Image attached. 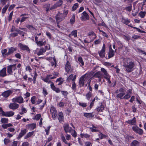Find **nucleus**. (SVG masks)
I'll list each match as a JSON object with an SVG mask.
<instances>
[{"label":"nucleus","mask_w":146,"mask_h":146,"mask_svg":"<svg viewBox=\"0 0 146 146\" xmlns=\"http://www.w3.org/2000/svg\"><path fill=\"white\" fill-rule=\"evenodd\" d=\"M135 65L134 62L131 61L130 58H126L124 61L123 66L128 72H131L133 70Z\"/></svg>","instance_id":"obj_1"},{"label":"nucleus","mask_w":146,"mask_h":146,"mask_svg":"<svg viewBox=\"0 0 146 146\" xmlns=\"http://www.w3.org/2000/svg\"><path fill=\"white\" fill-rule=\"evenodd\" d=\"M65 17V15L64 16V14L58 12L55 16L57 24H58L60 22L63 20Z\"/></svg>","instance_id":"obj_2"},{"label":"nucleus","mask_w":146,"mask_h":146,"mask_svg":"<svg viewBox=\"0 0 146 146\" xmlns=\"http://www.w3.org/2000/svg\"><path fill=\"white\" fill-rule=\"evenodd\" d=\"M106 51V45L105 44H103L102 48L100 51L98 52V53L100 57L103 58L105 57Z\"/></svg>","instance_id":"obj_3"},{"label":"nucleus","mask_w":146,"mask_h":146,"mask_svg":"<svg viewBox=\"0 0 146 146\" xmlns=\"http://www.w3.org/2000/svg\"><path fill=\"white\" fill-rule=\"evenodd\" d=\"M12 101L13 102H16L21 104L23 102V99L21 96H18L13 98Z\"/></svg>","instance_id":"obj_4"},{"label":"nucleus","mask_w":146,"mask_h":146,"mask_svg":"<svg viewBox=\"0 0 146 146\" xmlns=\"http://www.w3.org/2000/svg\"><path fill=\"white\" fill-rule=\"evenodd\" d=\"M81 15L80 19L82 21H86V20H89V16L86 11L83 12L81 14Z\"/></svg>","instance_id":"obj_5"},{"label":"nucleus","mask_w":146,"mask_h":146,"mask_svg":"<svg viewBox=\"0 0 146 146\" xmlns=\"http://www.w3.org/2000/svg\"><path fill=\"white\" fill-rule=\"evenodd\" d=\"M85 76L83 75L80 78L79 82V87L81 88L84 86V82L85 80Z\"/></svg>","instance_id":"obj_6"},{"label":"nucleus","mask_w":146,"mask_h":146,"mask_svg":"<svg viewBox=\"0 0 146 146\" xmlns=\"http://www.w3.org/2000/svg\"><path fill=\"white\" fill-rule=\"evenodd\" d=\"M13 92V91L11 90H9L5 91L2 94V95L5 98H7Z\"/></svg>","instance_id":"obj_7"},{"label":"nucleus","mask_w":146,"mask_h":146,"mask_svg":"<svg viewBox=\"0 0 146 146\" xmlns=\"http://www.w3.org/2000/svg\"><path fill=\"white\" fill-rule=\"evenodd\" d=\"M18 46L21 50H27L29 52L30 51V49L26 45L23 44L21 43H19L18 44Z\"/></svg>","instance_id":"obj_8"},{"label":"nucleus","mask_w":146,"mask_h":146,"mask_svg":"<svg viewBox=\"0 0 146 146\" xmlns=\"http://www.w3.org/2000/svg\"><path fill=\"white\" fill-rule=\"evenodd\" d=\"M116 50H115V52L112 49L111 45H110L109 46V51L108 52V57L109 58H110L113 56L114 55V53L115 52Z\"/></svg>","instance_id":"obj_9"},{"label":"nucleus","mask_w":146,"mask_h":146,"mask_svg":"<svg viewBox=\"0 0 146 146\" xmlns=\"http://www.w3.org/2000/svg\"><path fill=\"white\" fill-rule=\"evenodd\" d=\"M50 111L52 115V118L55 119L57 115V111L56 109L54 107H52L50 109Z\"/></svg>","instance_id":"obj_10"},{"label":"nucleus","mask_w":146,"mask_h":146,"mask_svg":"<svg viewBox=\"0 0 146 146\" xmlns=\"http://www.w3.org/2000/svg\"><path fill=\"white\" fill-rule=\"evenodd\" d=\"M19 107V105L15 102L11 103L9 106V107L12 110H16Z\"/></svg>","instance_id":"obj_11"},{"label":"nucleus","mask_w":146,"mask_h":146,"mask_svg":"<svg viewBox=\"0 0 146 146\" xmlns=\"http://www.w3.org/2000/svg\"><path fill=\"white\" fill-rule=\"evenodd\" d=\"M71 68V64L68 61H67L65 65V69L66 71L68 73Z\"/></svg>","instance_id":"obj_12"},{"label":"nucleus","mask_w":146,"mask_h":146,"mask_svg":"<svg viewBox=\"0 0 146 146\" xmlns=\"http://www.w3.org/2000/svg\"><path fill=\"white\" fill-rule=\"evenodd\" d=\"M27 132V130L26 129L21 130V132L19 133L18 137H17V139H20Z\"/></svg>","instance_id":"obj_13"},{"label":"nucleus","mask_w":146,"mask_h":146,"mask_svg":"<svg viewBox=\"0 0 146 146\" xmlns=\"http://www.w3.org/2000/svg\"><path fill=\"white\" fill-rule=\"evenodd\" d=\"M8 51L7 52V54L9 56V55L13 53L14 52L17 50V48L16 47H11L8 48Z\"/></svg>","instance_id":"obj_14"},{"label":"nucleus","mask_w":146,"mask_h":146,"mask_svg":"<svg viewBox=\"0 0 146 146\" xmlns=\"http://www.w3.org/2000/svg\"><path fill=\"white\" fill-rule=\"evenodd\" d=\"M6 68H4L0 71V76L1 77H4L6 76Z\"/></svg>","instance_id":"obj_15"},{"label":"nucleus","mask_w":146,"mask_h":146,"mask_svg":"<svg viewBox=\"0 0 146 146\" xmlns=\"http://www.w3.org/2000/svg\"><path fill=\"white\" fill-rule=\"evenodd\" d=\"M103 75L100 71H98L93 76L96 77L98 78H101L103 77Z\"/></svg>","instance_id":"obj_16"},{"label":"nucleus","mask_w":146,"mask_h":146,"mask_svg":"<svg viewBox=\"0 0 146 146\" xmlns=\"http://www.w3.org/2000/svg\"><path fill=\"white\" fill-rule=\"evenodd\" d=\"M58 118L60 122L61 123L63 121L64 119V116L62 112H60L58 113Z\"/></svg>","instance_id":"obj_17"},{"label":"nucleus","mask_w":146,"mask_h":146,"mask_svg":"<svg viewBox=\"0 0 146 146\" xmlns=\"http://www.w3.org/2000/svg\"><path fill=\"white\" fill-rule=\"evenodd\" d=\"M136 122V119L134 117L132 119L128 120L126 121L128 124L131 125H135Z\"/></svg>","instance_id":"obj_18"},{"label":"nucleus","mask_w":146,"mask_h":146,"mask_svg":"<svg viewBox=\"0 0 146 146\" xmlns=\"http://www.w3.org/2000/svg\"><path fill=\"white\" fill-rule=\"evenodd\" d=\"M133 130L137 133H138L140 135L143 134V130L141 128H132Z\"/></svg>","instance_id":"obj_19"},{"label":"nucleus","mask_w":146,"mask_h":146,"mask_svg":"<svg viewBox=\"0 0 146 146\" xmlns=\"http://www.w3.org/2000/svg\"><path fill=\"white\" fill-rule=\"evenodd\" d=\"M72 36H74V37H77V31L76 30H75L72 31L71 33L69 34V37H71Z\"/></svg>","instance_id":"obj_20"},{"label":"nucleus","mask_w":146,"mask_h":146,"mask_svg":"<svg viewBox=\"0 0 146 146\" xmlns=\"http://www.w3.org/2000/svg\"><path fill=\"white\" fill-rule=\"evenodd\" d=\"M14 112L12 111H7L5 112V116L8 117H11L14 115Z\"/></svg>","instance_id":"obj_21"},{"label":"nucleus","mask_w":146,"mask_h":146,"mask_svg":"<svg viewBox=\"0 0 146 146\" xmlns=\"http://www.w3.org/2000/svg\"><path fill=\"white\" fill-rule=\"evenodd\" d=\"M104 106L103 105L101 104L100 106H98L96 108V110L98 112L103 111V110L104 109Z\"/></svg>","instance_id":"obj_22"},{"label":"nucleus","mask_w":146,"mask_h":146,"mask_svg":"<svg viewBox=\"0 0 146 146\" xmlns=\"http://www.w3.org/2000/svg\"><path fill=\"white\" fill-rule=\"evenodd\" d=\"M7 50L6 49H3L1 50V52L3 57H5L8 56L7 54Z\"/></svg>","instance_id":"obj_23"},{"label":"nucleus","mask_w":146,"mask_h":146,"mask_svg":"<svg viewBox=\"0 0 146 146\" xmlns=\"http://www.w3.org/2000/svg\"><path fill=\"white\" fill-rule=\"evenodd\" d=\"M125 95V92H122L120 93L119 94H118L117 96L116 97L118 98H119L121 100L122 99H123V96Z\"/></svg>","instance_id":"obj_24"},{"label":"nucleus","mask_w":146,"mask_h":146,"mask_svg":"<svg viewBox=\"0 0 146 146\" xmlns=\"http://www.w3.org/2000/svg\"><path fill=\"white\" fill-rule=\"evenodd\" d=\"M139 143L137 140L133 141L131 143V146H139Z\"/></svg>","instance_id":"obj_25"},{"label":"nucleus","mask_w":146,"mask_h":146,"mask_svg":"<svg viewBox=\"0 0 146 146\" xmlns=\"http://www.w3.org/2000/svg\"><path fill=\"white\" fill-rule=\"evenodd\" d=\"M46 51V50H45L43 48H42L40 49L37 54L38 56L44 53Z\"/></svg>","instance_id":"obj_26"},{"label":"nucleus","mask_w":146,"mask_h":146,"mask_svg":"<svg viewBox=\"0 0 146 146\" xmlns=\"http://www.w3.org/2000/svg\"><path fill=\"white\" fill-rule=\"evenodd\" d=\"M34 131H33L32 132H29L27 133L26 135L24 137V139H27L31 137L32 135H33L34 133Z\"/></svg>","instance_id":"obj_27"},{"label":"nucleus","mask_w":146,"mask_h":146,"mask_svg":"<svg viewBox=\"0 0 146 146\" xmlns=\"http://www.w3.org/2000/svg\"><path fill=\"white\" fill-rule=\"evenodd\" d=\"M36 43L38 46L40 47L43 46L44 45V43H45V42H43L42 40L39 41H38L36 42Z\"/></svg>","instance_id":"obj_28"},{"label":"nucleus","mask_w":146,"mask_h":146,"mask_svg":"<svg viewBox=\"0 0 146 146\" xmlns=\"http://www.w3.org/2000/svg\"><path fill=\"white\" fill-rule=\"evenodd\" d=\"M20 143V142L18 141H14L9 144V146H17V144Z\"/></svg>","instance_id":"obj_29"},{"label":"nucleus","mask_w":146,"mask_h":146,"mask_svg":"<svg viewBox=\"0 0 146 146\" xmlns=\"http://www.w3.org/2000/svg\"><path fill=\"white\" fill-rule=\"evenodd\" d=\"M122 22L124 24H125L127 25L130 22V21L128 20V19H125L124 18H122Z\"/></svg>","instance_id":"obj_30"},{"label":"nucleus","mask_w":146,"mask_h":146,"mask_svg":"<svg viewBox=\"0 0 146 146\" xmlns=\"http://www.w3.org/2000/svg\"><path fill=\"white\" fill-rule=\"evenodd\" d=\"M11 66L10 65L8 66L7 68V72L10 74H12L13 73V72L12 71V68Z\"/></svg>","instance_id":"obj_31"},{"label":"nucleus","mask_w":146,"mask_h":146,"mask_svg":"<svg viewBox=\"0 0 146 146\" xmlns=\"http://www.w3.org/2000/svg\"><path fill=\"white\" fill-rule=\"evenodd\" d=\"M125 137L128 140H131L134 139V137L132 136L129 135L127 134L125 136Z\"/></svg>","instance_id":"obj_32"},{"label":"nucleus","mask_w":146,"mask_h":146,"mask_svg":"<svg viewBox=\"0 0 146 146\" xmlns=\"http://www.w3.org/2000/svg\"><path fill=\"white\" fill-rule=\"evenodd\" d=\"M12 126H13V125L10 123L7 124H3L2 125V127L3 128H7L9 127Z\"/></svg>","instance_id":"obj_33"},{"label":"nucleus","mask_w":146,"mask_h":146,"mask_svg":"<svg viewBox=\"0 0 146 146\" xmlns=\"http://www.w3.org/2000/svg\"><path fill=\"white\" fill-rule=\"evenodd\" d=\"M9 6V5L7 4L6 5H5L4 7L3 8L2 11V13L3 14L5 13L6 10H7L8 7Z\"/></svg>","instance_id":"obj_34"},{"label":"nucleus","mask_w":146,"mask_h":146,"mask_svg":"<svg viewBox=\"0 0 146 146\" xmlns=\"http://www.w3.org/2000/svg\"><path fill=\"white\" fill-rule=\"evenodd\" d=\"M84 116L88 118L92 117V113H85L84 114Z\"/></svg>","instance_id":"obj_35"},{"label":"nucleus","mask_w":146,"mask_h":146,"mask_svg":"<svg viewBox=\"0 0 146 146\" xmlns=\"http://www.w3.org/2000/svg\"><path fill=\"white\" fill-rule=\"evenodd\" d=\"M78 60L80 63L81 64V66H82L84 65V62L83 61L82 58V57H79L78 58Z\"/></svg>","instance_id":"obj_36"},{"label":"nucleus","mask_w":146,"mask_h":146,"mask_svg":"<svg viewBox=\"0 0 146 146\" xmlns=\"http://www.w3.org/2000/svg\"><path fill=\"white\" fill-rule=\"evenodd\" d=\"M53 60L54 62H51V66H53L54 65V67H55L56 65V61L55 57H54L53 58Z\"/></svg>","instance_id":"obj_37"},{"label":"nucleus","mask_w":146,"mask_h":146,"mask_svg":"<svg viewBox=\"0 0 146 146\" xmlns=\"http://www.w3.org/2000/svg\"><path fill=\"white\" fill-rule=\"evenodd\" d=\"M63 1L62 0H59L55 4L56 7H58L60 6L62 4Z\"/></svg>","instance_id":"obj_38"},{"label":"nucleus","mask_w":146,"mask_h":146,"mask_svg":"<svg viewBox=\"0 0 146 146\" xmlns=\"http://www.w3.org/2000/svg\"><path fill=\"white\" fill-rule=\"evenodd\" d=\"M8 119L5 118H2L1 119V122L3 123H5L8 122Z\"/></svg>","instance_id":"obj_39"},{"label":"nucleus","mask_w":146,"mask_h":146,"mask_svg":"<svg viewBox=\"0 0 146 146\" xmlns=\"http://www.w3.org/2000/svg\"><path fill=\"white\" fill-rule=\"evenodd\" d=\"M5 112L0 107V116H5Z\"/></svg>","instance_id":"obj_40"},{"label":"nucleus","mask_w":146,"mask_h":146,"mask_svg":"<svg viewBox=\"0 0 146 146\" xmlns=\"http://www.w3.org/2000/svg\"><path fill=\"white\" fill-rule=\"evenodd\" d=\"M81 137L82 138L84 137L86 138H89L90 137V135L87 134L81 133L80 134Z\"/></svg>","instance_id":"obj_41"},{"label":"nucleus","mask_w":146,"mask_h":146,"mask_svg":"<svg viewBox=\"0 0 146 146\" xmlns=\"http://www.w3.org/2000/svg\"><path fill=\"white\" fill-rule=\"evenodd\" d=\"M146 13L145 11H141L139 13V15L140 16L141 18H143L145 15Z\"/></svg>","instance_id":"obj_42"},{"label":"nucleus","mask_w":146,"mask_h":146,"mask_svg":"<svg viewBox=\"0 0 146 146\" xmlns=\"http://www.w3.org/2000/svg\"><path fill=\"white\" fill-rule=\"evenodd\" d=\"M65 131L66 133H67L68 132L70 133H71L72 131H73V129L72 128H64Z\"/></svg>","instance_id":"obj_43"},{"label":"nucleus","mask_w":146,"mask_h":146,"mask_svg":"<svg viewBox=\"0 0 146 146\" xmlns=\"http://www.w3.org/2000/svg\"><path fill=\"white\" fill-rule=\"evenodd\" d=\"M51 76H52L51 75H48L45 78L42 79V80L44 82H48V81L49 80V77H50Z\"/></svg>","instance_id":"obj_44"},{"label":"nucleus","mask_w":146,"mask_h":146,"mask_svg":"<svg viewBox=\"0 0 146 146\" xmlns=\"http://www.w3.org/2000/svg\"><path fill=\"white\" fill-rule=\"evenodd\" d=\"M75 21V17L74 15H73L71 18L70 19V22L71 24H73Z\"/></svg>","instance_id":"obj_45"},{"label":"nucleus","mask_w":146,"mask_h":146,"mask_svg":"<svg viewBox=\"0 0 146 146\" xmlns=\"http://www.w3.org/2000/svg\"><path fill=\"white\" fill-rule=\"evenodd\" d=\"M125 9L129 12L131 11L132 9L131 4H130L129 6L125 8Z\"/></svg>","instance_id":"obj_46"},{"label":"nucleus","mask_w":146,"mask_h":146,"mask_svg":"<svg viewBox=\"0 0 146 146\" xmlns=\"http://www.w3.org/2000/svg\"><path fill=\"white\" fill-rule=\"evenodd\" d=\"M37 75L38 74L37 73H36V72H35V75L33 77L32 80L33 81V83L34 84H35V83Z\"/></svg>","instance_id":"obj_47"},{"label":"nucleus","mask_w":146,"mask_h":146,"mask_svg":"<svg viewBox=\"0 0 146 146\" xmlns=\"http://www.w3.org/2000/svg\"><path fill=\"white\" fill-rule=\"evenodd\" d=\"M78 6V4L76 3L72 7V9L73 11L75 10Z\"/></svg>","instance_id":"obj_48"},{"label":"nucleus","mask_w":146,"mask_h":146,"mask_svg":"<svg viewBox=\"0 0 146 146\" xmlns=\"http://www.w3.org/2000/svg\"><path fill=\"white\" fill-rule=\"evenodd\" d=\"M101 71L104 73L105 76L107 75L108 74V73L106 70L104 68H101Z\"/></svg>","instance_id":"obj_49"},{"label":"nucleus","mask_w":146,"mask_h":146,"mask_svg":"<svg viewBox=\"0 0 146 146\" xmlns=\"http://www.w3.org/2000/svg\"><path fill=\"white\" fill-rule=\"evenodd\" d=\"M28 128H35L36 127V124L35 123H32L29 124L28 126Z\"/></svg>","instance_id":"obj_50"},{"label":"nucleus","mask_w":146,"mask_h":146,"mask_svg":"<svg viewBox=\"0 0 146 146\" xmlns=\"http://www.w3.org/2000/svg\"><path fill=\"white\" fill-rule=\"evenodd\" d=\"M72 135L74 137H75L77 136V133L73 129V131L71 133Z\"/></svg>","instance_id":"obj_51"},{"label":"nucleus","mask_w":146,"mask_h":146,"mask_svg":"<svg viewBox=\"0 0 146 146\" xmlns=\"http://www.w3.org/2000/svg\"><path fill=\"white\" fill-rule=\"evenodd\" d=\"M92 96V94L90 92H89L88 94H87L86 95V97L88 100H90V98Z\"/></svg>","instance_id":"obj_52"},{"label":"nucleus","mask_w":146,"mask_h":146,"mask_svg":"<svg viewBox=\"0 0 146 146\" xmlns=\"http://www.w3.org/2000/svg\"><path fill=\"white\" fill-rule=\"evenodd\" d=\"M43 91L42 93L45 96H46L48 94V92H47V90H46V88L44 87H43L42 88Z\"/></svg>","instance_id":"obj_53"},{"label":"nucleus","mask_w":146,"mask_h":146,"mask_svg":"<svg viewBox=\"0 0 146 146\" xmlns=\"http://www.w3.org/2000/svg\"><path fill=\"white\" fill-rule=\"evenodd\" d=\"M99 136L101 139L104 138H105L106 137V135L102 134L101 133H100V134L99 135Z\"/></svg>","instance_id":"obj_54"},{"label":"nucleus","mask_w":146,"mask_h":146,"mask_svg":"<svg viewBox=\"0 0 146 146\" xmlns=\"http://www.w3.org/2000/svg\"><path fill=\"white\" fill-rule=\"evenodd\" d=\"M131 97V95L129 94L125 95L123 97V98L124 99H128Z\"/></svg>","instance_id":"obj_55"},{"label":"nucleus","mask_w":146,"mask_h":146,"mask_svg":"<svg viewBox=\"0 0 146 146\" xmlns=\"http://www.w3.org/2000/svg\"><path fill=\"white\" fill-rule=\"evenodd\" d=\"M10 142V140L9 139L5 138L4 140V143L5 145L7 144Z\"/></svg>","instance_id":"obj_56"},{"label":"nucleus","mask_w":146,"mask_h":146,"mask_svg":"<svg viewBox=\"0 0 146 146\" xmlns=\"http://www.w3.org/2000/svg\"><path fill=\"white\" fill-rule=\"evenodd\" d=\"M18 30V29H16L14 26H12V28L11 30V32H13L14 31H17Z\"/></svg>","instance_id":"obj_57"},{"label":"nucleus","mask_w":146,"mask_h":146,"mask_svg":"<svg viewBox=\"0 0 146 146\" xmlns=\"http://www.w3.org/2000/svg\"><path fill=\"white\" fill-rule=\"evenodd\" d=\"M73 83L72 84V88L73 90H76V85L74 82H73Z\"/></svg>","instance_id":"obj_58"},{"label":"nucleus","mask_w":146,"mask_h":146,"mask_svg":"<svg viewBox=\"0 0 146 146\" xmlns=\"http://www.w3.org/2000/svg\"><path fill=\"white\" fill-rule=\"evenodd\" d=\"M41 117V115L40 114H37L35 116V118L36 120H38Z\"/></svg>","instance_id":"obj_59"},{"label":"nucleus","mask_w":146,"mask_h":146,"mask_svg":"<svg viewBox=\"0 0 146 146\" xmlns=\"http://www.w3.org/2000/svg\"><path fill=\"white\" fill-rule=\"evenodd\" d=\"M79 104L80 106L85 107L87 106V104L85 103L79 102Z\"/></svg>","instance_id":"obj_60"},{"label":"nucleus","mask_w":146,"mask_h":146,"mask_svg":"<svg viewBox=\"0 0 146 146\" xmlns=\"http://www.w3.org/2000/svg\"><path fill=\"white\" fill-rule=\"evenodd\" d=\"M36 97L35 96H33L31 99V101L32 104H34L35 103V101Z\"/></svg>","instance_id":"obj_61"},{"label":"nucleus","mask_w":146,"mask_h":146,"mask_svg":"<svg viewBox=\"0 0 146 146\" xmlns=\"http://www.w3.org/2000/svg\"><path fill=\"white\" fill-rule=\"evenodd\" d=\"M73 77V75L72 74H71L67 78V80L68 81H70V80H72Z\"/></svg>","instance_id":"obj_62"},{"label":"nucleus","mask_w":146,"mask_h":146,"mask_svg":"<svg viewBox=\"0 0 146 146\" xmlns=\"http://www.w3.org/2000/svg\"><path fill=\"white\" fill-rule=\"evenodd\" d=\"M61 94L64 96H66L68 94V92L66 91H61Z\"/></svg>","instance_id":"obj_63"},{"label":"nucleus","mask_w":146,"mask_h":146,"mask_svg":"<svg viewBox=\"0 0 146 146\" xmlns=\"http://www.w3.org/2000/svg\"><path fill=\"white\" fill-rule=\"evenodd\" d=\"M29 144L27 142H25L23 143L22 146H29Z\"/></svg>","instance_id":"obj_64"}]
</instances>
